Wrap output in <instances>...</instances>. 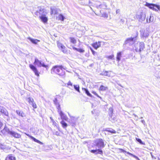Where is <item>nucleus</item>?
Here are the masks:
<instances>
[{"label":"nucleus","instance_id":"obj_1","mask_svg":"<svg viewBox=\"0 0 160 160\" xmlns=\"http://www.w3.org/2000/svg\"><path fill=\"white\" fill-rule=\"evenodd\" d=\"M66 68L62 65H56L53 66L51 70L52 74H56L59 76H63L65 74Z\"/></svg>","mask_w":160,"mask_h":160},{"label":"nucleus","instance_id":"obj_2","mask_svg":"<svg viewBox=\"0 0 160 160\" xmlns=\"http://www.w3.org/2000/svg\"><path fill=\"white\" fill-rule=\"evenodd\" d=\"M145 5L149 8L155 11H157L160 10V6L157 4L147 2Z\"/></svg>","mask_w":160,"mask_h":160},{"label":"nucleus","instance_id":"obj_3","mask_svg":"<svg viewBox=\"0 0 160 160\" xmlns=\"http://www.w3.org/2000/svg\"><path fill=\"white\" fill-rule=\"evenodd\" d=\"M94 142L95 144V145L98 148H102L105 146L103 141L101 138L96 140Z\"/></svg>","mask_w":160,"mask_h":160},{"label":"nucleus","instance_id":"obj_4","mask_svg":"<svg viewBox=\"0 0 160 160\" xmlns=\"http://www.w3.org/2000/svg\"><path fill=\"white\" fill-rule=\"evenodd\" d=\"M34 64L35 65H37L40 67L42 66L46 68H48V65H45L43 63H42L41 61L39 60L38 59L35 58V61L34 62Z\"/></svg>","mask_w":160,"mask_h":160},{"label":"nucleus","instance_id":"obj_5","mask_svg":"<svg viewBox=\"0 0 160 160\" xmlns=\"http://www.w3.org/2000/svg\"><path fill=\"white\" fill-rule=\"evenodd\" d=\"M29 67L30 69L33 71L34 73L35 74L36 76L38 77L39 76L40 72H38L37 68L35 66L32 64H30L29 65Z\"/></svg>","mask_w":160,"mask_h":160},{"label":"nucleus","instance_id":"obj_6","mask_svg":"<svg viewBox=\"0 0 160 160\" xmlns=\"http://www.w3.org/2000/svg\"><path fill=\"white\" fill-rule=\"evenodd\" d=\"M101 41L96 42L92 43L91 45L95 49L97 50L101 47Z\"/></svg>","mask_w":160,"mask_h":160},{"label":"nucleus","instance_id":"obj_7","mask_svg":"<svg viewBox=\"0 0 160 160\" xmlns=\"http://www.w3.org/2000/svg\"><path fill=\"white\" fill-rule=\"evenodd\" d=\"M58 47L59 48H61L62 51L64 53H66L67 52V48L62 44L58 43L57 44Z\"/></svg>","mask_w":160,"mask_h":160},{"label":"nucleus","instance_id":"obj_8","mask_svg":"<svg viewBox=\"0 0 160 160\" xmlns=\"http://www.w3.org/2000/svg\"><path fill=\"white\" fill-rule=\"evenodd\" d=\"M39 18L44 23H47L48 21V18L45 15H42V16H39Z\"/></svg>","mask_w":160,"mask_h":160},{"label":"nucleus","instance_id":"obj_9","mask_svg":"<svg viewBox=\"0 0 160 160\" xmlns=\"http://www.w3.org/2000/svg\"><path fill=\"white\" fill-rule=\"evenodd\" d=\"M137 37V36H136L135 37L133 38L131 37L127 38V39H126V40L125 41V44H128L130 43L131 42H134L135 41V39Z\"/></svg>","mask_w":160,"mask_h":160},{"label":"nucleus","instance_id":"obj_10","mask_svg":"<svg viewBox=\"0 0 160 160\" xmlns=\"http://www.w3.org/2000/svg\"><path fill=\"white\" fill-rule=\"evenodd\" d=\"M16 158L12 154H8L5 158V160H16Z\"/></svg>","mask_w":160,"mask_h":160},{"label":"nucleus","instance_id":"obj_11","mask_svg":"<svg viewBox=\"0 0 160 160\" xmlns=\"http://www.w3.org/2000/svg\"><path fill=\"white\" fill-rule=\"evenodd\" d=\"M9 133L15 138H19L21 137V135L20 134L14 132L10 131Z\"/></svg>","mask_w":160,"mask_h":160},{"label":"nucleus","instance_id":"obj_12","mask_svg":"<svg viewBox=\"0 0 160 160\" xmlns=\"http://www.w3.org/2000/svg\"><path fill=\"white\" fill-rule=\"evenodd\" d=\"M91 152L94 153L96 154H100L102 155L103 154V152L102 150L100 149H98L96 150H91Z\"/></svg>","mask_w":160,"mask_h":160},{"label":"nucleus","instance_id":"obj_13","mask_svg":"<svg viewBox=\"0 0 160 160\" xmlns=\"http://www.w3.org/2000/svg\"><path fill=\"white\" fill-rule=\"evenodd\" d=\"M118 150H119L120 152H124V153L126 152L129 155H130V156L133 157L135 158H136L137 159H139L138 158L137 156H136L130 153L129 152H126L124 150L122 149L119 148Z\"/></svg>","mask_w":160,"mask_h":160},{"label":"nucleus","instance_id":"obj_14","mask_svg":"<svg viewBox=\"0 0 160 160\" xmlns=\"http://www.w3.org/2000/svg\"><path fill=\"white\" fill-rule=\"evenodd\" d=\"M58 113L62 119L66 121L67 120L68 118L67 116L65 115L61 111H59Z\"/></svg>","mask_w":160,"mask_h":160},{"label":"nucleus","instance_id":"obj_15","mask_svg":"<svg viewBox=\"0 0 160 160\" xmlns=\"http://www.w3.org/2000/svg\"><path fill=\"white\" fill-rule=\"evenodd\" d=\"M69 39L70 42L71 43L75 45L77 43V40L75 38L72 37H71L69 38Z\"/></svg>","mask_w":160,"mask_h":160},{"label":"nucleus","instance_id":"obj_16","mask_svg":"<svg viewBox=\"0 0 160 160\" xmlns=\"http://www.w3.org/2000/svg\"><path fill=\"white\" fill-rule=\"evenodd\" d=\"M139 51L140 52L142 51L145 48V45L143 42H140L139 43Z\"/></svg>","mask_w":160,"mask_h":160},{"label":"nucleus","instance_id":"obj_17","mask_svg":"<svg viewBox=\"0 0 160 160\" xmlns=\"http://www.w3.org/2000/svg\"><path fill=\"white\" fill-rule=\"evenodd\" d=\"M72 48L74 50H76L77 51L80 52V53H83L85 52L84 50L82 48H78L73 46H72Z\"/></svg>","mask_w":160,"mask_h":160},{"label":"nucleus","instance_id":"obj_18","mask_svg":"<svg viewBox=\"0 0 160 160\" xmlns=\"http://www.w3.org/2000/svg\"><path fill=\"white\" fill-rule=\"evenodd\" d=\"M108 89L107 87H105L103 85H101L98 89L99 91H105Z\"/></svg>","mask_w":160,"mask_h":160},{"label":"nucleus","instance_id":"obj_19","mask_svg":"<svg viewBox=\"0 0 160 160\" xmlns=\"http://www.w3.org/2000/svg\"><path fill=\"white\" fill-rule=\"evenodd\" d=\"M121 55L122 52H119L117 53V54L116 59L118 62L120 60L122 56Z\"/></svg>","mask_w":160,"mask_h":160},{"label":"nucleus","instance_id":"obj_20","mask_svg":"<svg viewBox=\"0 0 160 160\" xmlns=\"http://www.w3.org/2000/svg\"><path fill=\"white\" fill-rule=\"evenodd\" d=\"M105 131L112 134H115L117 132L115 130L112 129H106Z\"/></svg>","mask_w":160,"mask_h":160},{"label":"nucleus","instance_id":"obj_21","mask_svg":"<svg viewBox=\"0 0 160 160\" xmlns=\"http://www.w3.org/2000/svg\"><path fill=\"white\" fill-rule=\"evenodd\" d=\"M29 137H30V138L31 139H32L34 142H37L38 143H39V144H41V145L43 144L42 142H41L40 141H39V140L36 139L35 138H34L32 136H30Z\"/></svg>","mask_w":160,"mask_h":160},{"label":"nucleus","instance_id":"obj_22","mask_svg":"<svg viewBox=\"0 0 160 160\" xmlns=\"http://www.w3.org/2000/svg\"><path fill=\"white\" fill-rule=\"evenodd\" d=\"M82 90H83L87 94V95L91 97H92V95L88 91V90L84 88H82Z\"/></svg>","mask_w":160,"mask_h":160},{"label":"nucleus","instance_id":"obj_23","mask_svg":"<svg viewBox=\"0 0 160 160\" xmlns=\"http://www.w3.org/2000/svg\"><path fill=\"white\" fill-rule=\"evenodd\" d=\"M51 15L53 14H58V12L56 9L52 8H51Z\"/></svg>","mask_w":160,"mask_h":160},{"label":"nucleus","instance_id":"obj_24","mask_svg":"<svg viewBox=\"0 0 160 160\" xmlns=\"http://www.w3.org/2000/svg\"><path fill=\"white\" fill-rule=\"evenodd\" d=\"M27 100L29 104H31L34 101L33 99L31 97H28L27 98Z\"/></svg>","mask_w":160,"mask_h":160},{"label":"nucleus","instance_id":"obj_25","mask_svg":"<svg viewBox=\"0 0 160 160\" xmlns=\"http://www.w3.org/2000/svg\"><path fill=\"white\" fill-rule=\"evenodd\" d=\"M29 40L32 43L35 44H36L38 42L40 41L39 40L37 39L30 38Z\"/></svg>","mask_w":160,"mask_h":160},{"label":"nucleus","instance_id":"obj_26","mask_svg":"<svg viewBox=\"0 0 160 160\" xmlns=\"http://www.w3.org/2000/svg\"><path fill=\"white\" fill-rule=\"evenodd\" d=\"M16 112L17 114L20 116L23 117L24 116V113L22 111L17 110Z\"/></svg>","mask_w":160,"mask_h":160},{"label":"nucleus","instance_id":"obj_27","mask_svg":"<svg viewBox=\"0 0 160 160\" xmlns=\"http://www.w3.org/2000/svg\"><path fill=\"white\" fill-rule=\"evenodd\" d=\"M73 86L74 89L78 92L80 93V91L79 90L80 87L79 85H73Z\"/></svg>","mask_w":160,"mask_h":160},{"label":"nucleus","instance_id":"obj_28","mask_svg":"<svg viewBox=\"0 0 160 160\" xmlns=\"http://www.w3.org/2000/svg\"><path fill=\"white\" fill-rule=\"evenodd\" d=\"M61 124H62V127L63 128H66L67 126V124L63 121H62L60 122Z\"/></svg>","mask_w":160,"mask_h":160},{"label":"nucleus","instance_id":"obj_29","mask_svg":"<svg viewBox=\"0 0 160 160\" xmlns=\"http://www.w3.org/2000/svg\"><path fill=\"white\" fill-rule=\"evenodd\" d=\"M58 20H60L62 21H63L64 19V18L63 17V16L61 14H60L58 15Z\"/></svg>","mask_w":160,"mask_h":160},{"label":"nucleus","instance_id":"obj_30","mask_svg":"<svg viewBox=\"0 0 160 160\" xmlns=\"http://www.w3.org/2000/svg\"><path fill=\"white\" fill-rule=\"evenodd\" d=\"M33 108V109H35L37 108V106L34 101L31 104Z\"/></svg>","mask_w":160,"mask_h":160},{"label":"nucleus","instance_id":"obj_31","mask_svg":"<svg viewBox=\"0 0 160 160\" xmlns=\"http://www.w3.org/2000/svg\"><path fill=\"white\" fill-rule=\"evenodd\" d=\"M50 119L51 120L52 122V123L53 125L57 126L58 125V124L56 122L51 118H50Z\"/></svg>","mask_w":160,"mask_h":160},{"label":"nucleus","instance_id":"obj_32","mask_svg":"<svg viewBox=\"0 0 160 160\" xmlns=\"http://www.w3.org/2000/svg\"><path fill=\"white\" fill-rule=\"evenodd\" d=\"M136 140L137 141H138V142H139L141 144H142V145H145V143L144 142H142L141 140L139 139V138H137Z\"/></svg>","mask_w":160,"mask_h":160},{"label":"nucleus","instance_id":"obj_33","mask_svg":"<svg viewBox=\"0 0 160 160\" xmlns=\"http://www.w3.org/2000/svg\"><path fill=\"white\" fill-rule=\"evenodd\" d=\"M67 87H69V86H72V83L70 81H69L67 83Z\"/></svg>","mask_w":160,"mask_h":160},{"label":"nucleus","instance_id":"obj_34","mask_svg":"<svg viewBox=\"0 0 160 160\" xmlns=\"http://www.w3.org/2000/svg\"><path fill=\"white\" fill-rule=\"evenodd\" d=\"M92 93L93 94L96 95L97 97H98L100 99H101V98L97 94L96 92L95 91H92Z\"/></svg>","mask_w":160,"mask_h":160},{"label":"nucleus","instance_id":"obj_35","mask_svg":"<svg viewBox=\"0 0 160 160\" xmlns=\"http://www.w3.org/2000/svg\"><path fill=\"white\" fill-rule=\"evenodd\" d=\"M57 105H58L57 108L58 109V112H59V111H61L60 105L59 103H58V104Z\"/></svg>","mask_w":160,"mask_h":160},{"label":"nucleus","instance_id":"obj_36","mask_svg":"<svg viewBox=\"0 0 160 160\" xmlns=\"http://www.w3.org/2000/svg\"><path fill=\"white\" fill-rule=\"evenodd\" d=\"M102 17L104 18H107L108 17V15L106 13H105L102 14Z\"/></svg>","mask_w":160,"mask_h":160},{"label":"nucleus","instance_id":"obj_37","mask_svg":"<svg viewBox=\"0 0 160 160\" xmlns=\"http://www.w3.org/2000/svg\"><path fill=\"white\" fill-rule=\"evenodd\" d=\"M90 49L92 53V54L93 55H95L96 54V52L95 51H94V50L92 48H90Z\"/></svg>","mask_w":160,"mask_h":160},{"label":"nucleus","instance_id":"obj_38","mask_svg":"<svg viewBox=\"0 0 160 160\" xmlns=\"http://www.w3.org/2000/svg\"><path fill=\"white\" fill-rule=\"evenodd\" d=\"M53 102H54V103L55 104V105H57L58 104V103H59L58 102V100L57 99V98H55V99H54V101H53Z\"/></svg>","mask_w":160,"mask_h":160},{"label":"nucleus","instance_id":"obj_39","mask_svg":"<svg viewBox=\"0 0 160 160\" xmlns=\"http://www.w3.org/2000/svg\"><path fill=\"white\" fill-rule=\"evenodd\" d=\"M1 112L3 114L5 115L6 116H8V112L7 111L3 112H2V111H1Z\"/></svg>","mask_w":160,"mask_h":160},{"label":"nucleus","instance_id":"obj_40","mask_svg":"<svg viewBox=\"0 0 160 160\" xmlns=\"http://www.w3.org/2000/svg\"><path fill=\"white\" fill-rule=\"evenodd\" d=\"M142 17H143V18H144L145 19V14H144L143 12H142L141 15H140V18H141Z\"/></svg>","mask_w":160,"mask_h":160},{"label":"nucleus","instance_id":"obj_41","mask_svg":"<svg viewBox=\"0 0 160 160\" xmlns=\"http://www.w3.org/2000/svg\"><path fill=\"white\" fill-rule=\"evenodd\" d=\"M114 57V55H110V56H108V58L109 59H113Z\"/></svg>","mask_w":160,"mask_h":160},{"label":"nucleus","instance_id":"obj_42","mask_svg":"<svg viewBox=\"0 0 160 160\" xmlns=\"http://www.w3.org/2000/svg\"><path fill=\"white\" fill-rule=\"evenodd\" d=\"M3 126V124L1 120L0 119V129Z\"/></svg>","mask_w":160,"mask_h":160},{"label":"nucleus","instance_id":"obj_43","mask_svg":"<svg viewBox=\"0 0 160 160\" xmlns=\"http://www.w3.org/2000/svg\"><path fill=\"white\" fill-rule=\"evenodd\" d=\"M109 72L108 71H105L104 72V74L106 76H108V75L107 74Z\"/></svg>","mask_w":160,"mask_h":160},{"label":"nucleus","instance_id":"obj_44","mask_svg":"<svg viewBox=\"0 0 160 160\" xmlns=\"http://www.w3.org/2000/svg\"><path fill=\"white\" fill-rule=\"evenodd\" d=\"M148 36H149V34L148 33L145 36V37H147Z\"/></svg>","mask_w":160,"mask_h":160},{"label":"nucleus","instance_id":"obj_45","mask_svg":"<svg viewBox=\"0 0 160 160\" xmlns=\"http://www.w3.org/2000/svg\"><path fill=\"white\" fill-rule=\"evenodd\" d=\"M38 12H36V13H38Z\"/></svg>","mask_w":160,"mask_h":160}]
</instances>
